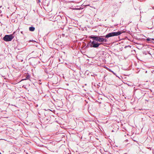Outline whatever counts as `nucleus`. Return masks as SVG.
Returning a JSON list of instances; mask_svg holds the SVG:
<instances>
[{
	"label": "nucleus",
	"instance_id": "nucleus-1",
	"mask_svg": "<svg viewBox=\"0 0 154 154\" xmlns=\"http://www.w3.org/2000/svg\"><path fill=\"white\" fill-rule=\"evenodd\" d=\"M122 33L121 31H118L117 32H112L109 33L106 35L97 36L91 35L90 36L89 38H90L92 39L93 40L91 41L88 42L86 47H90L91 48H97L100 45H103L104 42L106 43L107 42V40L103 38H108L115 36H118Z\"/></svg>",
	"mask_w": 154,
	"mask_h": 154
},
{
	"label": "nucleus",
	"instance_id": "nucleus-2",
	"mask_svg": "<svg viewBox=\"0 0 154 154\" xmlns=\"http://www.w3.org/2000/svg\"><path fill=\"white\" fill-rule=\"evenodd\" d=\"M14 37L13 34L6 35L4 37L3 39L6 42H9L11 41Z\"/></svg>",
	"mask_w": 154,
	"mask_h": 154
},
{
	"label": "nucleus",
	"instance_id": "nucleus-3",
	"mask_svg": "<svg viewBox=\"0 0 154 154\" xmlns=\"http://www.w3.org/2000/svg\"><path fill=\"white\" fill-rule=\"evenodd\" d=\"M25 78L23 79H22L21 81H23V80H26L27 79H29V78H30V76L29 74H26L25 75Z\"/></svg>",
	"mask_w": 154,
	"mask_h": 154
},
{
	"label": "nucleus",
	"instance_id": "nucleus-4",
	"mask_svg": "<svg viewBox=\"0 0 154 154\" xmlns=\"http://www.w3.org/2000/svg\"><path fill=\"white\" fill-rule=\"evenodd\" d=\"M29 30L30 31H33L35 29V28L33 26H31L29 27Z\"/></svg>",
	"mask_w": 154,
	"mask_h": 154
},
{
	"label": "nucleus",
	"instance_id": "nucleus-5",
	"mask_svg": "<svg viewBox=\"0 0 154 154\" xmlns=\"http://www.w3.org/2000/svg\"><path fill=\"white\" fill-rule=\"evenodd\" d=\"M146 40L148 42H149L150 43L153 42L152 41V38H148L146 39Z\"/></svg>",
	"mask_w": 154,
	"mask_h": 154
},
{
	"label": "nucleus",
	"instance_id": "nucleus-6",
	"mask_svg": "<svg viewBox=\"0 0 154 154\" xmlns=\"http://www.w3.org/2000/svg\"><path fill=\"white\" fill-rule=\"evenodd\" d=\"M152 41L153 42H152V43H154V38H152Z\"/></svg>",
	"mask_w": 154,
	"mask_h": 154
},
{
	"label": "nucleus",
	"instance_id": "nucleus-7",
	"mask_svg": "<svg viewBox=\"0 0 154 154\" xmlns=\"http://www.w3.org/2000/svg\"><path fill=\"white\" fill-rule=\"evenodd\" d=\"M152 27H148V28L149 29H152Z\"/></svg>",
	"mask_w": 154,
	"mask_h": 154
},
{
	"label": "nucleus",
	"instance_id": "nucleus-8",
	"mask_svg": "<svg viewBox=\"0 0 154 154\" xmlns=\"http://www.w3.org/2000/svg\"><path fill=\"white\" fill-rule=\"evenodd\" d=\"M21 33L22 34H23V31H21Z\"/></svg>",
	"mask_w": 154,
	"mask_h": 154
},
{
	"label": "nucleus",
	"instance_id": "nucleus-9",
	"mask_svg": "<svg viewBox=\"0 0 154 154\" xmlns=\"http://www.w3.org/2000/svg\"><path fill=\"white\" fill-rule=\"evenodd\" d=\"M49 120L48 119H46V120L48 121Z\"/></svg>",
	"mask_w": 154,
	"mask_h": 154
},
{
	"label": "nucleus",
	"instance_id": "nucleus-10",
	"mask_svg": "<svg viewBox=\"0 0 154 154\" xmlns=\"http://www.w3.org/2000/svg\"><path fill=\"white\" fill-rule=\"evenodd\" d=\"M111 72H113V73H114V74H115V73H114V72L113 71H111Z\"/></svg>",
	"mask_w": 154,
	"mask_h": 154
},
{
	"label": "nucleus",
	"instance_id": "nucleus-11",
	"mask_svg": "<svg viewBox=\"0 0 154 154\" xmlns=\"http://www.w3.org/2000/svg\"><path fill=\"white\" fill-rule=\"evenodd\" d=\"M152 9H154V7H152Z\"/></svg>",
	"mask_w": 154,
	"mask_h": 154
},
{
	"label": "nucleus",
	"instance_id": "nucleus-12",
	"mask_svg": "<svg viewBox=\"0 0 154 154\" xmlns=\"http://www.w3.org/2000/svg\"><path fill=\"white\" fill-rule=\"evenodd\" d=\"M23 61V60H21V61Z\"/></svg>",
	"mask_w": 154,
	"mask_h": 154
}]
</instances>
